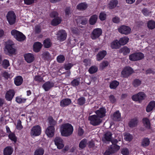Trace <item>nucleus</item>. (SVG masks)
<instances>
[{
  "mask_svg": "<svg viewBox=\"0 0 155 155\" xmlns=\"http://www.w3.org/2000/svg\"><path fill=\"white\" fill-rule=\"evenodd\" d=\"M44 152V149L42 147H39L35 151L34 155H43Z\"/></svg>",
  "mask_w": 155,
  "mask_h": 155,
  "instance_id": "nucleus-37",
  "label": "nucleus"
},
{
  "mask_svg": "<svg viewBox=\"0 0 155 155\" xmlns=\"http://www.w3.org/2000/svg\"><path fill=\"white\" fill-rule=\"evenodd\" d=\"M129 38L127 37H124L120 38L119 41V42L120 46L121 45H124L127 44L128 42Z\"/></svg>",
  "mask_w": 155,
  "mask_h": 155,
  "instance_id": "nucleus-36",
  "label": "nucleus"
},
{
  "mask_svg": "<svg viewBox=\"0 0 155 155\" xmlns=\"http://www.w3.org/2000/svg\"><path fill=\"white\" fill-rule=\"evenodd\" d=\"M23 82V78L21 76H16L14 79V82L16 86L21 85Z\"/></svg>",
  "mask_w": 155,
  "mask_h": 155,
  "instance_id": "nucleus-23",
  "label": "nucleus"
},
{
  "mask_svg": "<svg viewBox=\"0 0 155 155\" xmlns=\"http://www.w3.org/2000/svg\"><path fill=\"white\" fill-rule=\"evenodd\" d=\"M155 107V101H151L146 108V111L149 112L151 111Z\"/></svg>",
  "mask_w": 155,
  "mask_h": 155,
  "instance_id": "nucleus-27",
  "label": "nucleus"
},
{
  "mask_svg": "<svg viewBox=\"0 0 155 155\" xmlns=\"http://www.w3.org/2000/svg\"><path fill=\"white\" fill-rule=\"evenodd\" d=\"M54 142L58 149H61L64 147L63 140L60 137H55L54 140Z\"/></svg>",
  "mask_w": 155,
  "mask_h": 155,
  "instance_id": "nucleus-16",
  "label": "nucleus"
},
{
  "mask_svg": "<svg viewBox=\"0 0 155 155\" xmlns=\"http://www.w3.org/2000/svg\"><path fill=\"white\" fill-rule=\"evenodd\" d=\"M145 97V94L143 92H140L137 94L133 95L132 99L134 101H137L143 100Z\"/></svg>",
  "mask_w": 155,
  "mask_h": 155,
  "instance_id": "nucleus-12",
  "label": "nucleus"
},
{
  "mask_svg": "<svg viewBox=\"0 0 155 155\" xmlns=\"http://www.w3.org/2000/svg\"><path fill=\"white\" fill-rule=\"evenodd\" d=\"M16 128L17 129L19 130H21L23 128V127L21 124V122L20 119L17 120Z\"/></svg>",
  "mask_w": 155,
  "mask_h": 155,
  "instance_id": "nucleus-56",
  "label": "nucleus"
},
{
  "mask_svg": "<svg viewBox=\"0 0 155 155\" xmlns=\"http://www.w3.org/2000/svg\"><path fill=\"white\" fill-rule=\"evenodd\" d=\"M42 45L41 43L39 42L35 43L33 45V50L35 52H38L41 50Z\"/></svg>",
  "mask_w": 155,
  "mask_h": 155,
  "instance_id": "nucleus-24",
  "label": "nucleus"
},
{
  "mask_svg": "<svg viewBox=\"0 0 155 155\" xmlns=\"http://www.w3.org/2000/svg\"><path fill=\"white\" fill-rule=\"evenodd\" d=\"M26 100V99L22 97L21 96H17L15 98L16 101L19 104H21L25 103Z\"/></svg>",
  "mask_w": 155,
  "mask_h": 155,
  "instance_id": "nucleus-49",
  "label": "nucleus"
},
{
  "mask_svg": "<svg viewBox=\"0 0 155 155\" xmlns=\"http://www.w3.org/2000/svg\"><path fill=\"white\" fill-rule=\"evenodd\" d=\"M109 98L110 102L112 104L115 103L116 101V99L113 95H110Z\"/></svg>",
  "mask_w": 155,
  "mask_h": 155,
  "instance_id": "nucleus-62",
  "label": "nucleus"
},
{
  "mask_svg": "<svg viewBox=\"0 0 155 155\" xmlns=\"http://www.w3.org/2000/svg\"><path fill=\"white\" fill-rule=\"evenodd\" d=\"M150 143V141L148 138H144L142 140L141 145L143 147L148 146Z\"/></svg>",
  "mask_w": 155,
  "mask_h": 155,
  "instance_id": "nucleus-39",
  "label": "nucleus"
},
{
  "mask_svg": "<svg viewBox=\"0 0 155 155\" xmlns=\"http://www.w3.org/2000/svg\"><path fill=\"white\" fill-rule=\"evenodd\" d=\"M8 138L11 140L15 143L17 141V137L15 134L13 133H11L8 136Z\"/></svg>",
  "mask_w": 155,
  "mask_h": 155,
  "instance_id": "nucleus-48",
  "label": "nucleus"
},
{
  "mask_svg": "<svg viewBox=\"0 0 155 155\" xmlns=\"http://www.w3.org/2000/svg\"><path fill=\"white\" fill-rule=\"evenodd\" d=\"M121 153L123 155H128L129 153V150L126 148L123 149L121 150Z\"/></svg>",
  "mask_w": 155,
  "mask_h": 155,
  "instance_id": "nucleus-64",
  "label": "nucleus"
},
{
  "mask_svg": "<svg viewBox=\"0 0 155 155\" xmlns=\"http://www.w3.org/2000/svg\"><path fill=\"white\" fill-rule=\"evenodd\" d=\"M87 140L86 139H82L79 143V147L80 150L83 149L86 147Z\"/></svg>",
  "mask_w": 155,
  "mask_h": 155,
  "instance_id": "nucleus-34",
  "label": "nucleus"
},
{
  "mask_svg": "<svg viewBox=\"0 0 155 155\" xmlns=\"http://www.w3.org/2000/svg\"><path fill=\"white\" fill-rule=\"evenodd\" d=\"M80 83V80L77 79H74L71 83V85L74 87L78 86Z\"/></svg>",
  "mask_w": 155,
  "mask_h": 155,
  "instance_id": "nucleus-50",
  "label": "nucleus"
},
{
  "mask_svg": "<svg viewBox=\"0 0 155 155\" xmlns=\"http://www.w3.org/2000/svg\"><path fill=\"white\" fill-rule=\"evenodd\" d=\"M147 27L149 29H153L155 28V21L153 20H150L147 23Z\"/></svg>",
  "mask_w": 155,
  "mask_h": 155,
  "instance_id": "nucleus-46",
  "label": "nucleus"
},
{
  "mask_svg": "<svg viewBox=\"0 0 155 155\" xmlns=\"http://www.w3.org/2000/svg\"><path fill=\"white\" fill-rule=\"evenodd\" d=\"M52 43L50 39L49 38L46 39L43 42L44 47L45 48H49L52 45Z\"/></svg>",
  "mask_w": 155,
  "mask_h": 155,
  "instance_id": "nucleus-38",
  "label": "nucleus"
},
{
  "mask_svg": "<svg viewBox=\"0 0 155 155\" xmlns=\"http://www.w3.org/2000/svg\"><path fill=\"white\" fill-rule=\"evenodd\" d=\"M77 104L80 106H82L85 103L86 99L84 97H81L77 100Z\"/></svg>",
  "mask_w": 155,
  "mask_h": 155,
  "instance_id": "nucleus-45",
  "label": "nucleus"
},
{
  "mask_svg": "<svg viewBox=\"0 0 155 155\" xmlns=\"http://www.w3.org/2000/svg\"><path fill=\"white\" fill-rule=\"evenodd\" d=\"M49 124L50 125V126H52L54 127V126L57 124V121L54 120L52 116H49L48 118Z\"/></svg>",
  "mask_w": 155,
  "mask_h": 155,
  "instance_id": "nucleus-40",
  "label": "nucleus"
},
{
  "mask_svg": "<svg viewBox=\"0 0 155 155\" xmlns=\"http://www.w3.org/2000/svg\"><path fill=\"white\" fill-rule=\"evenodd\" d=\"M120 47L119 41L117 39L111 43V47L112 49H118Z\"/></svg>",
  "mask_w": 155,
  "mask_h": 155,
  "instance_id": "nucleus-28",
  "label": "nucleus"
},
{
  "mask_svg": "<svg viewBox=\"0 0 155 155\" xmlns=\"http://www.w3.org/2000/svg\"><path fill=\"white\" fill-rule=\"evenodd\" d=\"M87 6L86 2H82L77 6V9L79 11H84L87 8Z\"/></svg>",
  "mask_w": 155,
  "mask_h": 155,
  "instance_id": "nucleus-26",
  "label": "nucleus"
},
{
  "mask_svg": "<svg viewBox=\"0 0 155 155\" xmlns=\"http://www.w3.org/2000/svg\"><path fill=\"white\" fill-rule=\"evenodd\" d=\"M124 140L130 142L133 139V136L129 133H127L124 135Z\"/></svg>",
  "mask_w": 155,
  "mask_h": 155,
  "instance_id": "nucleus-42",
  "label": "nucleus"
},
{
  "mask_svg": "<svg viewBox=\"0 0 155 155\" xmlns=\"http://www.w3.org/2000/svg\"><path fill=\"white\" fill-rule=\"evenodd\" d=\"M98 71V68L96 66H92L88 69L89 73L90 74H93L96 72Z\"/></svg>",
  "mask_w": 155,
  "mask_h": 155,
  "instance_id": "nucleus-43",
  "label": "nucleus"
},
{
  "mask_svg": "<svg viewBox=\"0 0 155 155\" xmlns=\"http://www.w3.org/2000/svg\"><path fill=\"white\" fill-rule=\"evenodd\" d=\"M107 54V52L105 50H102L100 51L97 54L96 60L98 61L102 60Z\"/></svg>",
  "mask_w": 155,
  "mask_h": 155,
  "instance_id": "nucleus-19",
  "label": "nucleus"
},
{
  "mask_svg": "<svg viewBox=\"0 0 155 155\" xmlns=\"http://www.w3.org/2000/svg\"><path fill=\"white\" fill-rule=\"evenodd\" d=\"M58 13L57 12L54 11L51 12L50 14V16L51 18H54L56 17H58Z\"/></svg>",
  "mask_w": 155,
  "mask_h": 155,
  "instance_id": "nucleus-59",
  "label": "nucleus"
},
{
  "mask_svg": "<svg viewBox=\"0 0 155 155\" xmlns=\"http://www.w3.org/2000/svg\"><path fill=\"white\" fill-rule=\"evenodd\" d=\"M61 21L62 19L61 17H56L52 20L51 25L53 26H57L60 24Z\"/></svg>",
  "mask_w": 155,
  "mask_h": 155,
  "instance_id": "nucleus-31",
  "label": "nucleus"
},
{
  "mask_svg": "<svg viewBox=\"0 0 155 155\" xmlns=\"http://www.w3.org/2000/svg\"><path fill=\"white\" fill-rule=\"evenodd\" d=\"M131 29L129 27L125 25H122L118 28V31L121 34L127 35L130 34Z\"/></svg>",
  "mask_w": 155,
  "mask_h": 155,
  "instance_id": "nucleus-11",
  "label": "nucleus"
},
{
  "mask_svg": "<svg viewBox=\"0 0 155 155\" xmlns=\"http://www.w3.org/2000/svg\"><path fill=\"white\" fill-rule=\"evenodd\" d=\"M65 15L66 17H68L69 15L71 14V8L70 7H67L65 10Z\"/></svg>",
  "mask_w": 155,
  "mask_h": 155,
  "instance_id": "nucleus-61",
  "label": "nucleus"
},
{
  "mask_svg": "<svg viewBox=\"0 0 155 155\" xmlns=\"http://www.w3.org/2000/svg\"><path fill=\"white\" fill-rule=\"evenodd\" d=\"M118 4L117 0H111L108 4V7L110 9H113L117 6Z\"/></svg>",
  "mask_w": 155,
  "mask_h": 155,
  "instance_id": "nucleus-30",
  "label": "nucleus"
},
{
  "mask_svg": "<svg viewBox=\"0 0 155 155\" xmlns=\"http://www.w3.org/2000/svg\"><path fill=\"white\" fill-rule=\"evenodd\" d=\"M34 80L38 83L44 81L43 80V78L40 75H36L34 78Z\"/></svg>",
  "mask_w": 155,
  "mask_h": 155,
  "instance_id": "nucleus-54",
  "label": "nucleus"
},
{
  "mask_svg": "<svg viewBox=\"0 0 155 155\" xmlns=\"http://www.w3.org/2000/svg\"><path fill=\"white\" fill-rule=\"evenodd\" d=\"M141 83V81L139 79H136L134 80L133 82V85L135 87H137L139 86Z\"/></svg>",
  "mask_w": 155,
  "mask_h": 155,
  "instance_id": "nucleus-51",
  "label": "nucleus"
},
{
  "mask_svg": "<svg viewBox=\"0 0 155 155\" xmlns=\"http://www.w3.org/2000/svg\"><path fill=\"white\" fill-rule=\"evenodd\" d=\"M112 134L111 132L107 131L104 134V139H102V140L103 141H111L112 139Z\"/></svg>",
  "mask_w": 155,
  "mask_h": 155,
  "instance_id": "nucleus-22",
  "label": "nucleus"
},
{
  "mask_svg": "<svg viewBox=\"0 0 155 155\" xmlns=\"http://www.w3.org/2000/svg\"><path fill=\"white\" fill-rule=\"evenodd\" d=\"M109 147L112 151L113 153L119 150L120 149V146L117 145H112L110 146Z\"/></svg>",
  "mask_w": 155,
  "mask_h": 155,
  "instance_id": "nucleus-41",
  "label": "nucleus"
},
{
  "mask_svg": "<svg viewBox=\"0 0 155 155\" xmlns=\"http://www.w3.org/2000/svg\"><path fill=\"white\" fill-rule=\"evenodd\" d=\"M57 59L58 63H62L65 60V58L63 55H60L57 57Z\"/></svg>",
  "mask_w": 155,
  "mask_h": 155,
  "instance_id": "nucleus-55",
  "label": "nucleus"
},
{
  "mask_svg": "<svg viewBox=\"0 0 155 155\" xmlns=\"http://www.w3.org/2000/svg\"><path fill=\"white\" fill-rule=\"evenodd\" d=\"M60 131L61 136L64 137H68L72 134L74 128L72 125L70 123H64L60 126Z\"/></svg>",
  "mask_w": 155,
  "mask_h": 155,
  "instance_id": "nucleus-1",
  "label": "nucleus"
},
{
  "mask_svg": "<svg viewBox=\"0 0 155 155\" xmlns=\"http://www.w3.org/2000/svg\"><path fill=\"white\" fill-rule=\"evenodd\" d=\"M102 30L101 28H96L93 29L91 34V38L92 40H95L102 35Z\"/></svg>",
  "mask_w": 155,
  "mask_h": 155,
  "instance_id": "nucleus-8",
  "label": "nucleus"
},
{
  "mask_svg": "<svg viewBox=\"0 0 155 155\" xmlns=\"http://www.w3.org/2000/svg\"><path fill=\"white\" fill-rule=\"evenodd\" d=\"M2 65L5 69H7L10 65L9 61L7 59H4L2 62Z\"/></svg>",
  "mask_w": 155,
  "mask_h": 155,
  "instance_id": "nucleus-47",
  "label": "nucleus"
},
{
  "mask_svg": "<svg viewBox=\"0 0 155 155\" xmlns=\"http://www.w3.org/2000/svg\"><path fill=\"white\" fill-rule=\"evenodd\" d=\"M114 119L115 120H117L118 119L120 118L121 114L119 110L115 112L113 114Z\"/></svg>",
  "mask_w": 155,
  "mask_h": 155,
  "instance_id": "nucleus-53",
  "label": "nucleus"
},
{
  "mask_svg": "<svg viewBox=\"0 0 155 155\" xmlns=\"http://www.w3.org/2000/svg\"><path fill=\"white\" fill-rule=\"evenodd\" d=\"M7 20L10 25L15 24L16 20V16L14 12L13 11H9L6 15Z\"/></svg>",
  "mask_w": 155,
  "mask_h": 155,
  "instance_id": "nucleus-6",
  "label": "nucleus"
},
{
  "mask_svg": "<svg viewBox=\"0 0 155 155\" xmlns=\"http://www.w3.org/2000/svg\"><path fill=\"white\" fill-rule=\"evenodd\" d=\"M84 64L85 66L90 65L91 63V60L89 59H85L83 61Z\"/></svg>",
  "mask_w": 155,
  "mask_h": 155,
  "instance_id": "nucleus-63",
  "label": "nucleus"
},
{
  "mask_svg": "<svg viewBox=\"0 0 155 155\" xmlns=\"http://www.w3.org/2000/svg\"><path fill=\"white\" fill-rule=\"evenodd\" d=\"M5 48L9 53V55L15 54L16 51V47L14 42L10 40L6 42Z\"/></svg>",
  "mask_w": 155,
  "mask_h": 155,
  "instance_id": "nucleus-2",
  "label": "nucleus"
},
{
  "mask_svg": "<svg viewBox=\"0 0 155 155\" xmlns=\"http://www.w3.org/2000/svg\"><path fill=\"white\" fill-rule=\"evenodd\" d=\"M119 52L120 53H123L124 55H125L130 53V50L127 46H124L120 49Z\"/></svg>",
  "mask_w": 155,
  "mask_h": 155,
  "instance_id": "nucleus-35",
  "label": "nucleus"
},
{
  "mask_svg": "<svg viewBox=\"0 0 155 155\" xmlns=\"http://www.w3.org/2000/svg\"><path fill=\"white\" fill-rule=\"evenodd\" d=\"M55 128L52 126H49L46 129L45 133L49 137H52L54 135Z\"/></svg>",
  "mask_w": 155,
  "mask_h": 155,
  "instance_id": "nucleus-17",
  "label": "nucleus"
},
{
  "mask_svg": "<svg viewBox=\"0 0 155 155\" xmlns=\"http://www.w3.org/2000/svg\"><path fill=\"white\" fill-rule=\"evenodd\" d=\"M88 120L90 121V124L94 126L99 125L102 121V119L95 114L89 116Z\"/></svg>",
  "mask_w": 155,
  "mask_h": 155,
  "instance_id": "nucleus-4",
  "label": "nucleus"
},
{
  "mask_svg": "<svg viewBox=\"0 0 155 155\" xmlns=\"http://www.w3.org/2000/svg\"><path fill=\"white\" fill-rule=\"evenodd\" d=\"M134 72V70L131 67L126 66L121 72V77L127 78Z\"/></svg>",
  "mask_w": 155,
  "mask_h": 155,
  "instance_id": "nucleus-5",
  "label": "nucleus"
},
{
  "mask_svg": "<svg viewBox=\"0 0 155 155\" xmlns=\"http://www.w3.org/2000/svg\"><path fill=\"white\" fill-rule=\"evenodd\" d=\"M96 115L100 118H102L105 116L106 113L105 107H102L96 110L95 112Z\"/></svg>",
  "mask_w": 155,
  "mask_h": 155,
  "instance_id": "nucleus-14",
  "label": "nucleus"
},
{
  "mask_svg": "<svg viewBox=\"0 0 155 155\" xmlns=\"http://www.w3.org/2000/svg\"><path fill=\"white\" fill-rule=\"evenodd\" d=\"M15 90L14 89H9L7 91L5 96L6 101H11L14 97L16 93Z\"/></svg>",
  "mask_w": 155,
  "mask_h": 155,
  "instance_id": "nucleus-10",
  "label": "nucleus"
},
{
  "mask_svg": "<svg viewBox=\"0 0 155 155\" xmlns=\"http://www.w3.org/2000/svg\"><path fill=\"white\" fill-rule=\"evenodd\" d=\"M14 151V149L10 146H7L5 147L3 150L4 155H11L12 154Z\"/></svg>",
  "mask_w": 155,
  "mask_h": 155,
  "instance_id": "nucleus-25",
  "label": "nucleus"
},
{
  "mask_svg": "<svg viewBox=\"0 0 155 155\" xmlns=\"http://www.w3.org/2000/svg\"><path fill=\"white\" fill-rule=\"evenodd\" d=\"M74 64L71 63H68L64 65V68L66 70H70L73 66Z\"/></svg>",
  "mask_w": 155,
  "mask_h": 155,
  "instance_id": "nucleus-58",
  "label": "nucleus"
},
{
  "mask_svg": "<svg viewBox=\"0 0 155 155\" xmlns=\"http://www.w3.org/2000/svg\"><path fill=\"white\" fill-rule=\"evenodd\" d=\"M119 82L117 80H113L110 83L109 87L111 89H115L119 85Z\"/></svg>",
  "mask_w": 155,
  "mask_h": 155,
  "instance_id": "nucleus-29",
  "label": "nucleus"
},
{
  "mask_svg": "<svg viewBox=\"0 0 155 155\" xmlns=\"http://www.w3.org/2000/svg\"><path fill=\"white\" fill-rule=\"evenodd\" d=\"M106 18V14L104 12H101L100 13L99 18L101 21L105 20Z\"/></svg>",
  "mask_w": 155,
  "mask_h": 155,
  "instance_id": "nucleus-57",
  "label": "nucleus"
},
{
  "mask_svg": "<svg viewBox=\"0 0 155 155\" xmlns=\"http://www.w3.org/2000/svg\"><path fill=\"white\" fill-rule=\"evenodd\" d=\"M88 21V19L87 18L84 17H81L79 18L78 22L83 25H85Z\"/></svg>",
  "mask_w": 155,
  "mask_h": 155,
  "instance_id": "nucleus-44",
  "label": "nucleus"
},
{
  "mask_svg": "<svg viewBox=\"0 0 155 155\" xmlns=\"http://www.w3.org/2000/svg\"><path fill=\"white\" fill-rule=\"evenodd\" d=\"M142 120L145 127L148 129H150L151 126L149 119L147 117H145L143 118Z\"/></svg>",
  "mask_w": 155,
  "mask_h": 155,
  "instance_id": "nucleus-32",
  "label": "nucleus"
},
{
  "mask_svg": "<svg viewBox=\"0 0 155 155\" xmlns=\"http://www.w3.org/2000/svg\"><path fill=\"white\" fill-rule=\"evenodd\" d=\"M24 56L25 61L28 63H31L34 60L35 58L33 55L30 53L25 54Z\"/></svg>",
  "mask_w": 155,
  "mask_h": 155,
  "instance_id": "nucleus-20",
  "label": "nucleus"
},
{
  "mask_svg": "<svg viewBox=\"0 0 155 155\" xmlns=\"http://www.w3.org/2000/svg\"><path fill=\"white\" fill-rule=\"evenodd\" d=\"M71 103V99L65 98L62 99L60 102V105L62 107H65L68 106Z\"/></svg>",
  "mask_w": 155,
  "mask_h": 155,
  "instance_id": "nucleus-21",
  "label": "nucleus"
},
{
  "mask_svg": "<svg viewBox=\"0 0 155 155\" xmlns=\"http://www.w3.org/2000/svg\"><path fill=\"white\" fill-rule=\"evenodd\" d=\"M139 122L138 117H134L130 120L128 124V125L131 128L136 127L137 126Z\"/></svg>",
  "mask_w": 155,
  "mask_h": 155,
  "instance_id": "nucleus-15",
  "label": "nucleus"
},
{
  "mask_svg": "<svg viewBox=\"0 0 155 155\" xmlns=\"http://www.w3.org/2000/svg\"><path fill=\"white\" fill-rule=\"evenodd\" d=\"M11 34L12 36L17 41L22 42L26 39V37L22 32L15 29L11 31Z\"/></svg>",
  "mask_w": 155,
  "mask_h": 155,
  "instance_id": "nucleus-3",
  "label": "nucleus"
},
{
  "mask_svg": "<svg viewBox=\"0 0 155 155\" xmlns=\"http://www.w3.org/2000/svg\"><path fill=\"white\" fill-rule=\"evenodd\" d=\"M72 32L74 34H78L80 32L79 30L77 28L75 27H73L71 29Z\"/></svg>",
  "mask_w": 155,
  "mask_h": 155,
  "instance_id": "nucleus-60",
  "label": "nucleus"
},
{
  "mask_svg": "<svg viewBox=\"0 0 155 155\" xmlns=\"http://www.w3.org/2000/svg\"><path fill=\"white\" fill-rule=\"evenodd\" d=\"M144 57V55L143 53L140 52H136L130 55L129 59L131 61H136L140 60Z\"/></svg>",
  "mask_w": 155,
  "mask_h": 155,
  "instance_id": "nucleus-7",
  "label": "nucleus"
},
{
  "mask_svg": "<svg viewBox=\"0 0 155 155\" xmlns=\"http://www.w3.org/2000/svg\"><path fill=\"white\" fill-rule=\"evenodd\" d=\"M54 83L50 81H48L43 84L42 87L45 91H47L54 87Z\"/></svg>",
  "mask_w": 155,
  "mask_h": 155,
  "instance_id": "nucleus-18",
  "label": "nucleus"
},
{
  "mask_svg": "<svg viewBox=\"0 0 155 155\" xmlns=\"http://www.w3.org/2000/svg\"><path fill=\"white\" fill-rule=\"evenodd\" d=\"M42 56L44 59L45 60H49L51 58L50 54L48 51L44 52Z\"/></svg>",
  "mask_w": 155,
  "mask_h": 155,
  "instance_id": "nucleus-52",
  "label": "nucleus"
},
{
  "mask_svg": "<svg viewBox=\"0 0 155 155\" xmlns=\"http://www.w3.org/2000/svg\"><path fill=\"white\" fill-rule=\"evenodd\" d=\"M97 16L94 15L91 16L89 20V23L90 25H94L97 22Z\"/></svg>",
  "mask_w": 155,
  "mask_h": 155,
  "instance_id": "nucleus-33",
  "label": "nucleus"
},
{
  "mask_svg": "<svg viewBox=\"0 0 155 155\" xmlns=\"http://www.w3.org/2000/svg\"><path fill=\"white\" fill-rule=\"evenodd\" d=\"M41 128L38 125L33 127L31 129L30 134L31 136H37L39 135L41 133Z\"/></svg>",
  "mask_w": 155,
  "mask_h": 155,
  "instance_id": "nucleus-9",
  "label": "nucleus"
},
{
  "mask_svg": "<svg viewBox=\"0 0 155 155\" xmlns=\"http://www.w3.org/2000/svg\"><path fill=\"white\" fill-rule=\"evenodd\" d=\"M67 35V33L65 30H60L57 34V38L60 41H64L66 40Z\"/></svg>",
  "mask_w": 155,
  "mask_h": 155,
  "instance_id": "nucleus-13",
  "label": "nucleus"
}]
</instances>
